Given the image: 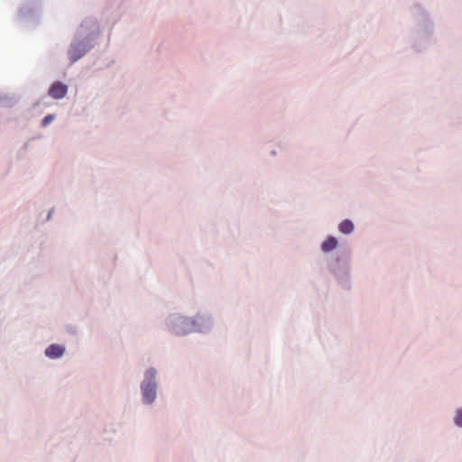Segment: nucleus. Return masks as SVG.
Wrapping results in <instances>:
<instances>
[{
    "instance_id": "obj_1",
    "label": "nucleus",
    "mask_w": 462,
    "mask_h": 462,
    "mask_svg": "<svg viewBox=\"0 0 462 462\" xmlns=\"http://www.w3.org/2000/svg\"><path fill=\"white\" fill-rule=\"evenodd\" d=\"M156 370L150 368L145 373V379L142 384V392L143 402L152 403L156 398V383H155Z\"/></svg>"
},
{
    "instance_id": "obj_2",
    "label": "nucleus",
    "mask_w": 462,
    "mask_h": 462,
    "mask_svg": "<svg viewBox=\"0 0 462 462\" xmlns=\"http://www.w3.org/2000/svg\"><path fill=\"white\" fill-rule=\"evenodd\" d=\"M68 88L60 82H55L49 89V95L56 99L62 98L66 96Z\"/></svg>"
},
{
    "instance_id": "obj_3",
    "label": "nucleus",
    "mask_w": 462,
    "mask_h": 462,
    "mask_svg": "<svg viewBox=\"0 0 462 462\" xmlns=\"http://www.w3.org/2000/svg\"><path fill=\"white\" fill-rule=\"evenodd\" d=\"M87 50L81 43H77L75 45H72L69 51V59L71 62L77 61L79 59L84 56Z\"/></svg>"
},
{
    "instance_id": "obj_4",
    "label": "nucleus",
    "mask_w": 462,
    "mask_h": 462,
    "mask_svg": "<svg viewBox=\"0 0 462 462\" xmlns=\"http://www.w3.org/2000/svg\"><path fill=\"white\" fill-rule=\"evenodd\" d=\"M65 352L64 346L60 345L52 344L45 350V355L50 358L60 357Z\"/></svg>"
},
{
    "instance_id": "obj_5",
    "label": "nucleus",
    "mask_w": 462,
    "mask_h": 462,
    "mask_svg": "<svg viewBox=\"0 0 462 462\" xmlns=\"http://www.w3.org/2000/svg\"><path fill=\"white\" fill-rule=\"evenodd\" d=\"M337 246V240L334 236L328 237L321 245V249L325 253L334 250Z\"/></svg>"
},
{
    "instance_id": "obj_6",
    "label": "nucleus",
    "mask_w": 462,
    "mask_h": 462,
    "mask_svg": "<svg viewBox=\"0 0 462 462\" xmlns=\"http://www.w3.org/2000/svg\"><path fill=\"white\" fill-rule=\"evenodd\" d=\"M189 324V321L187 319H179L178 324H176L174 328V333L176 335H183L188 333L189 330L183 328L182 327L188 326Z\"/></svg>"
},
{
    "instance_id": "obj_7",
    "label": "nucleus",
    "mask_w": 462,
    "mask_h": 462,
    "mask_svg": "<svg viewBox=\"0 0 462 462\" xmlns=\"http://www.w3.org/2000/svg\"><path fill=\"white\" fill-rule=\"evenodd\" d=\"M338 229L343 234H350L354 230V225L350 220L346 219L340 223Z\"/></svg>"
},
{
    "instance_id": "obj_8",
    "label": "nucleus",
    "mask_w": 462,
    "mask_h": 462,
    "mask_svg": "<svg viewBox=\"0 0 462 462\" xmlns=\"http://www.w3.org/2000/svg\"><path fill=\"white\" fill-rule=\"evenodd\" d=\"M455 423L457 426L462 427V410H460L457 412V415L455 418Z\"/></svg>"
},
{
    "instance_id": "obj_9",
    "label": "nucleus",
    "mask_w": 462,
    "mask_h": 462,
    "mask_svg": "<svg viewBox=\"0 0 462 462\" xmlns=\"http://www.w3.org/2000/svg\"><path fill=\"white\" fill-rule=\"evenodd\" d=\"M54 119V116L52 115L46 116L42 120V125L46 126L48 125L52 120Z\"/></svg>"
}]
</instances>
